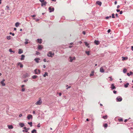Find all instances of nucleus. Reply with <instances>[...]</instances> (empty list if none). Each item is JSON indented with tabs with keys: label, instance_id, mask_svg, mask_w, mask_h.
I'll use <instances>...</instances> for the list:
<instances>
[{
	"label": "nucleus",
	"instance_id": "24",
	"mask_svg": "<svg viewBox=\"0 0 133 133\" xmlns=\"http://www.w3.org/2000/svg\"><path fill=\"white\" fill-rule=\"evenodd\" d=\"M23 53L21 49H19V51H18V53L19 54H21V53Z\"/></svg>",
	"mask_w": 133,
	"mask_h": 133
},
{
	"label": "nucleus",
	"instance_id": "21",
	"mask_svg": "<svg viewBox=\"0 0 133 133\" xmlns=\"http://www.w3.org/2000/svg\"><path fill=\"white\" fill-rule=\"evenodd\" d=\"M37 77V76L36 75H34L32 76V78L33 79H35Z\"/></svg>",
	"mask_w": 133,
	"mask_h": 133
},
{
	"label": "nucleus",
	"instance_id": "55",
	"mask_svg": "<svg viewBox=\"0 0 133 133\" xmlns=\"http://www.w3.org/2000/svg\"><path fill=\"white\" fill-rule=\"evenodd\" d=\"M71 86H69L68 88H66V89H68L70 88H71Z\"/></svg>",
	"mask_w": 133,
	"mask_h": 133
},
{
	"label": "nucleus",
	"instance_id": "44",
	"mask_svg": "<svg viewBox=\"0 0 133 133\" xmlns=\"http://www.w3.org/2000/svg\"><path fill=\"white\" fill-rule=\"evenodd\" d=\"M6 8H7V9H8V10L9 9V7L8 6H6Z\"/></svg>",
	"mask_w": 133,
	"mask_h": 133
},
{
	"label": "nucleus",
	"instance_id": "34",
	"mask_svg": "<svg viewBox=\"0 0 133 133\" xmlns=\"http://www.w3.org/2000/svg\"><path fill=\"white\" fill-rule=\"evenodd\" d=\"M24 129L25 130V131L26 132H28V130H27V129L26 127H24Z\"/></svg>",
	"mask_w": 133,
	"mask_h": 133
},
{
	"label": "nucleus",
	"instance_id": "39",
	"mask_svg": "<svg viewBox=\"0 0 133 133\" xmlns=\"http://www.w3.org/2000/svg\"><path fill=\"white\" fill-rule=\"evenodd\" d=\"M108 126V124H107L106 123L104 124V127H107Z\"/></svg>",
	"mask_w": 133,
	"mask_h": 133
},
{
	"label": "nucleus",
	"instance_id": "3",
	"mask_svg": "<svg viewBox=\"0 0 133 133\" xmlns=\"http://www.w3.org/2000/svg\"><path fill=\"white\" fill-rule=\"evenodd\" d=\"M116 99L117 101L121 102L122 100V98L121 97L119 96L117 97Z\"/></svg>",
	"mask_w": 133,
	"mask_h": 133
},
{
	"label": "nucleus",
	"instance_id": "46",
	"mask_svg": "<svg viewBox=\"0 0 133 133\" xmlns=\"http://www.w3.org/2000/svg\"><path fill=\"white\" fill-rule=\"evenodd\" d=\"M110 31H111V30L110 29H109L108 30V33H109L110 32Z\"/></svg>",
	"mask_w": 133,
	"mask_h": 133
},
{
	"label": "nucleus",
	"instance_id": "54",
	"mask_svg": "<svg viewBox=\"0 0 133 133\" xmlns=\"http://www.w3.org/2000/svg\"><path fill=\"white\" fill-rule=\"evenodd\" d=\"M127 75L129 76H130V74L129 73H127Z\"/></svg>",
	"mask_w": 133,
	"mask_h": 133
},
{
	"label": "nucleus",
	"instance_id": "9",
	"mask_svg": "<svg viewBox=\"0 0 133 133\" xmlns=\"http://www.w3.org/2000/svg\"><path fill=\"white\" fill-rule=\"evenodd\" d=\"M94 42L95 44L97 45H98L100 43L98 41H96V40L94 41Z\"/></svg>",
	"mask_w": 133,
	"mask_h": 133
},
{
	"label": "nucleus",
	"instance_id": "8",
	"mask_svg": "<svg viewBox=\"0 0 133 133\" xmlns=\"http://www.w3.org/2000/svg\"><path fill=\"white\" fill-rule=\"evenodd\" d=\"M69 58L70 59V61L71 62H72L73 60H74L75 59V57H73V58H72V57H69Z\"/></svg>",
	"mask_w": 133,
	"mask_h": 133
},
{
	"label": "nucleus",
	"instance_id": "45",
	"mask_svg": "<svg viewBox=\"0 0 133 133\" xmlns=\"http://www.w3.org/2000/svg\"><path fill=\"white\" fill-rule=\"evenodd\" d=\"M44 0H39V1L41 2H44Z\"/></svg>",
	"mask_w": 133,
	"mask_h": 133
},
{
	"label": "nucleus",
	"instance_id": "5",
	"mask_svg": "<svg viewBox=\"0 0 133 133\" xmlns=\"http://www.w3.org/2000/svg\"><path fill=\"white\" fill-rule=\"evenodd\" d=\"M28 119H30L32 118V116L31 115H28L27 117Z\"/></svg>",
	"mask_w": 133,
	"mask_h": 133
},
{
	"label": "nucleus",
	"instance_id": "28",
	"mask_svg": "<svg viewBox=\"0 0 133 133\" xmlns=\"http://www.w3.org/2000/svg\"><path fill=\"white\" fill-rule=\"evenodd\" d=\"M48 74L47 72H45V74L43 75V76L44 77H45L46 76H48Z\"/></svg>",
	"mask_w": 133,
	"mask_h": 133
},
{
	"label": "nucleus",
	"instance_id": "32",
	"mask_svg": "<svg viewBox=\"0 0 133 133\" xmlns=\"http://www.w3.org/2000/svg\"><path fill=\"white\" fill-rule=\"evenodd\" d=\"M107 115H106L105 116H104L103 117V118L104 119H106L107 118Z\"/></svg>",
	"mask_w": 133,
	"mask_h": 133
},
{
	"label": "nucleus",
	"instance_id": "23",
	"mask_svg": "<svg viewBox=\"0 0 133 133\" xmlns=\"http://www.w3.org/2000/svg\"><path fill=\"white\" fill-rule=\"evenodd\" d=\"M84 43L85 45L86 46H88V48H89V44L87 42H85Z\"/></svg>",
	"mask_w": 133,
	"mask_h": 133
},
{
	"label": "nucleus",
	"instance_id": "22",
	"mask_svg": "<svg viewBox=\"0 0 133 133\" xmlns=\"http://www.w3.org/2000/svg\"><path fill=\"white\" fill-rule=\"evenodd\" d=\"M37 41L39 43L41 44L42 43V39H37Z\"/></svg>",
	"mask_w": 133,
	"mask_h": 133
},
{
	"label": "nucleus",
	"instance_id": "26",
	"mask_svg": "<svg viewBox=\"0 0 133 133\" xmlns=\"http://www.w3.org/2000/svg\"><path fill=\"white\" fill-rule=\"evenodd\" d=\"M25 40L26 41L25 42V44H28V40L27 39H25Z\"/></svg>",
	"mask_w": 133,
	"mask_h": 133
},
{
	"label": "nucleus",
	"instance_id": "29",
	"mask_svg": "<svg viewBox=\"0 0 133 133\" xmlns=\"http://www.w3.org/2000/svg\"><path fill=\"white\" fill-rule=\"evenodd\" d=\"M32 133H37L36 132V130L35 129L31 131Z\"/></svg>",
	"mask_w": 133,
	"mask_h": 133
},
{
	"label": "nucleus",
	"instance_id": "25",
	"mask_svg": "<svg viewBox=\"0 0 133 133\" xmlns=\"http://www.w3.org/2000/svg\"><path fill=\"white\" fill-rule=\"evenodd\" d=\"M129 83H127L124 85V87L125 88H127L128 87V85H129Z\"/></svg>",
	"mask_w": 133,
	"mask_h": 133
},
{
	"label": "nucleus",
	"instance_id": "13",
	"mask_svg": "<svg viewBox=\"0 0 133 133\" xmlns=\"http://www.w3.org/2000/svg\"><path fill=\"white\" fill-rule=\"evenodd\" d=\"M42 3V4H41V6H43L44 5H45L46 4V2H43Z\"/></svg>",
	"mask_w": 133,
	"mask_h": 133
},
{
	"label": "nucleus",
	"instance_id": "19",
	"mask_svg": "<svg viewBox=\"0 0 133 133\" xmlns=\"http://www.w3.org/2000/svg\"><path fill=\"white\" fill-rule=\"evenodd\" d=\"M8 127L9 129H12L13 127L12 125H8Z\"/></svg>",
	"mask_w": 133,
	"mask_h": 133
},
{
	"label": "nucleus",
	"instance_id": "50",
	"mask_svg": "<svg viewBox=\"0 0 133 133\" xmlns=\"http://www.w3.org/2000/svg\"><path fill=\"white\" fill-rule=\"evenodd\" d=\"M113 92H114V94H116V91H115V90H114V91H113Z\"/></svg>",
	"mask_w": 133,
	"mask_h": 133
},
{
	"label": "nucleus",
	"instance_id": "7",
	"mask_svg": "<svg viewBox=\"0 0 133 133\" xmlns=\"http://www.w3.org/2000/svg\"><path fill=\"white\" fill-rule=\"evenodd\" d=\"M100 71L102 73L104 72V70L102 67H101L100 69Z\"/></svg>",
	"mask_w": 133,
	"mask_h": 133
},
{
	"label": "nucleus",
	"instance_id": "60",
	"mask_svg": "<svg viewBox=\"0 0 133 133\" xmlns=\"http://www.w3.org/2000/svg\"><path fill=\"white\" fill-rule=\"evenodd\" d=\"M38 73L39 74L40 73V70H38Z\"/></svg>",
	"mask_w": 133,
	"mask_h": 133
},
{
	"label": "nucleus",
	"instance_id": "38",
	"mask_svg": "<svg viewBox=\"0 0 133 133\" xmlns=\"http://www.w3.org/2000/svg\"><path fill=\"white\" fill-rule=\"evenodd\" d=\"M9 51H10V52H13L14 53L15 52L14 51H12V50L11 49H9Z\"/></svg>",
	"mask_w": 133,
	"mask_h": 133
},
{
	"label": "nucleus",
	"instance_id": "31",
	"mask_svg": "<svg viewBox=\"0 0 133 133\" xmlns=\"http://www.w3.org/2000/svg\"><path fill=\"white\" fill-rule=\"evenodd\" d=\"M127 69H125V68H124V69L123 70V72L124 73H126L127 72Z\"/></svg>",
	"mask_w": 133,
	"mask_h": 133
},
{
	"label": "nucleus",
	"instance_id": "36",
	"mask_svg": "<svg viewBox=\"0 0 133 133\" xmlns=\"http://www.w3.org/2000/svg\"><path fill=\"white\" fill-rule=\"evenodd\" d=\"M28 124H29V125H30V127H32V122H28Z\"/></svg>",
	"mask_w": 133,
	"mask_h": 133
},
{
	"label": "nucleus",
	"instance_id": "53",
	"mask_svg": "<svg viewBox=\"0 0 133 133\" xmlns=\"http://www.w3.org/2000/svg\"><path fill=\"white\" fill-rule=\"evenodd\" d=\"M43 61L44 62H46V59H44L43 60Z\"/></svg>",
	"mask_w": 133,
	"mask_h": 133
},
{
	"label": "nucleus",
	"instance_id": "12",
	"mask_svg": "<svg viewBox=\"0 0 133 133\" xmlns=\"http://www.w3.org/2000/svg\"><path fill=\"white\" fill-rule=\"evenodd\" d=\"M39 58H35L34 59V60L37 63L39 62V60H40Z\"/></svg>",
	"mask_w": 133,
	"mask_h": 133
},
{
	"label": "nucleus",
	"instance_id": "41",
	"mask_svg": "<svg viewBox=\"0 0 133 133\" xmlns=\"http://www.w3.org/2000/svg\"><path fill=\"white\" fill-rule=\"evenodd\" d=\"M10 34H11L13 36H14L15 35V34L14 33H12L11 32L10 33Z\"/></svg>",
	"mask_w": 133,
	"mask_h": 133
},
{
	"label": "nucleus",
	"instance_id": "2",
	"mask_svg": "<svg viewBox=\"0 0 133 133\" xmlns=\"http://www.w3.org/2000/svg\"><path fill=\"white\" fill-rule=\"evenodd\" d=\"M54 55V53H52L51 51H49L48 53L47 54L48 56L50 57H52Z\"/></svg>",
	"mask_w": 133,
	"mask_h": 133
},
{
	"label": "nucleus",
	"instance_id": "27",
	"mask_svg": "<svg viewBox=\"0 0 133 133\" xmlns=\"http://www.w3.org/2000/svg\"><path fill=\"white\" fill-rule=\"evenodd\" d=\"M38 48L39 49H42V47L41 45H39L38 46Z\"/></svg>",
	"mask_w": 133,
	"mask_h": 133
},
{
	"label": "nucleus",
	"instance_id": "18",
	"mask_svg": "<svg viewBox=\"0 0 133 133\" xmlns=\"http://www.w3.org/2000/svg\"><path fill=\"white\" fill-rule=\"evenodd\" d=\"M25 57V56L23 55H21V60H23L24 59V58Z\"/></svg>",
	"mask_w": 133,
	"mask_h": 133
},
{
	"label": "nucleus",
	"instance_id": "10",
	"mask_svg": "<svg viewBox=\"0 0 133 133\" xmlns=\"http://www.w3.org/2000/svg\"><path fill=\"white\" fill-rule=\"evenodd\" d=\"M18 65L21 68H22L23 66V65L20 62H19L18 63Z\"/></svg>",
	"mask_w": 133,
	"mask_h": 133
},
{
	"label": "nucleus",
	"instance_id": "59",
	"mask_svg": "<svg viewBox=\"0 0 133 133\" xmlns=\"http://www.w3.org/2000/svg\"><path fill=\"white\" fill-rule=\"evenodd\" d=\"M122 11H120V14H122Z\"/></svg>",
	"mask_w": 133,
	"mask_h": 133
},
{
	"label": "nucleus",
	"instance_id": "57",
	"mask_svg": "<svg viewBox=\"0 0 133 133\" xmlns=\"http://www.w3.org/2000/svg\"><path fill=\"white\" fill-rule=\"evenodd\" d=\"M115 15L116 16V17H118V14H115Z\"/></svg>",
	"mask_w": 133,
	"mask_h": 133
},
{
	"label": "nucleus",
	"instance_id": "20",
	"mask_svg": "<svg viewBox=\"0 0 133 133\" xmlns=\"http://www.w3.org/2000/svg\"><path fill=\"white\" fill-rule=\"evenodd\" d=\"M19 25V23L18 22H17L15 24V26L16 27H18Z\"/></svg>",
	"mask_w": 133,
	"mask_h": 133
},
{
	"label": "nucleus",
	"instance_id": "1",
	"mask_svg": "<svg viewBox=\"0 0 133 133\" xmlns=\"http://www.w3.org/2000/svg\"><path fill=\"white\" fill-rule=\"evenodd\" d=\"M39 100L35 103V104L36 105H40L42 104V101L41 99L39 98Z\"/></svg>",
	"mask_w": 133,
	"mask_h": 133
},
{
	"label": "nucleus",
	"instance_id": "62",
	"mask_svg": "<svg viewBox=\"0 0 133 133\" xmlns=\"http://www.w3.org/2000/svg\"><path fill=\"white\" fill-rule=\"evenodd\" d=\"M24 87V85H22V86H21V87L22 88H23Z\"/></svg>",
	"mask_w": 133,
	"mask_h": 133
},
{
	"label": "nucleus",
	"instance_id": "30",
	"mask_svg": "<svg viewBox=\"0 0 133 133\" xmlns=\"http://www.w3.org/2000/svg\"><path fill=\"white\" fill-rule=\"evenodd\" d=\"M6 38L8 40H9L11 39V36H8L6 37Z\"/></svg>",
	"mask_w": 133,
	"mask_h": 133
},
{
	"label": "nucleus",
	"instance_id": "14",
	"mask_svg": "<svg viewBox=\"0 0 133 133\" xmlns=\"http://www.w3.org/2000/svg\"><path fill=\"white\" fill-rule=\"evenodd\" d=\"M19 125L20 126L22 127H23L24 126V124L23 123H19Z\"/></svg>",
	"mask_w": 133,
	"mask_h": 133
},
{
	"label": "nucleus",
	"instance_id": "17",
	"mask_svg": "<svg viewBox=\"0 0 133 133\" xmlns=\"http://www.w3.org/2000/svg\"><path fill=\"white\" fill-rule=\"evenodd\" d=\"M24 77H28L29 76V75L28 73H26L24 75Z\"/></svg>",
	"mask_w": 133,
	"mask_h": 133
},
{
	"label": "nucleus",
	"instance_id": "40",
	"mask_svg": "<svg viewBox=\"0 0 133 133\" xmlns=\"http://www.w3.org/2000/svg\"><path fill=\"white\" fill-rule=\"evenodd\" d=\"M118 120L119 122H122L123 121V120L122 119H118Z\"/></svg>",
	"mask_w": 133,
	"mask_h": 133
},
{
	"label": "nucleus",
	"instance_id": "63",
	"mask_svg": "<svg viewBox=\"0 0 133 133\" xmlns=\"http://www.w3.org/2000/svg\"><path fill=\"white\" fill-rule=\"evenodd\" d=\"M132 50L133 51V46H131Z\"/></svg>",
	"mask_w": 133,
	"mask_h": 133
},
{
	"label": "nucleus",
	"instance_id": "4",
	"mask_svg": "<svg viewBox=\"0 0 133 133\" xmlns=\"http://www.w3.org/2000/svg\"><path fill=\"white\" fill-rule=\"evenodd\" d=\"M49 12H51L52 11H54V8H52V10H51V7H50L49 8Z\"/></svg>",
	"mask_w": 133,
	"mask_h": 133
},
{
	"label": "nucleus",
	"instance_id": "51",
	"mask_svg": "<svg viewBox=\"0 0 133 133\" xmlns=\"http://www.w3.org/2000/svg\"><path fill=\"white\" fill-rule=\"evenodd\" d=\"M37 127H40V125L39 124L37 125Z\"/></svg>",
	"mask_w": 133,
	"mask_h": 133
},
{
	"label": "nucleus",
	"instance_id": "64",
	"mask_svg": "<svg viewBox=\"0 0 133 133\" xmlns=\"http://www.w3.org/2000/svg\"><path fill=\"white\" fill-rule=\"evenodd\" d=\"M117 3V2L116 1L115 2V5Z\"/></svg>",
	"mask_w": 133,
	"mask_h": 133
},
{
	"label": "nucleus",
	"instance_id": "11",
	"mask_svg": "<svg viewBox=\"0 0 133 133\" xmlns=\"http://www.w3.org/2000/svg\"><path fill=\"white\" fill-rule=\"evenodd\" d=\"M111 88L112 90L115 89L116 88L115 86L114 85V84H112L111 85Z\"/></svg>",
	"mask_w": 133,
	"mask_h": 133
},
{
	"label": "nucleus",
	"instance_id": "48",
	"mask_svg": "<svg viewBox=\"0 0 133 133\" xmlns=\"http://www.w3.org/2000/svg\"><path fill=\"white\" fill-rule=\"evenodd\" d=\"M130 75H131L133 73H132V72L130 71Z\"/></svg>",
	"mask_w": 133,
	"mask_h": 133
},
{
	"label": "nucleus",
	"instance_id": "37",
	"mask_svg": "<svg viewBox=\"0 0 133 133\" xmlns=\"http://www.w3.org/2000/svg\"><path fill=\"white\" fill-rule=\"evenodd\" d=\"M112 18H115V17L114 16L115 14H112Z\"/></svg>",
	"mask_w": 133,
	"mask_h": 133
},
{
	"label": "nucleus",
	"instance_id": "42",
	"mask_svg": "<svg viewBox=\"0 0 133 133\" xmlns=\"http://www.w3.org/2000/svg\"><path fill=\"white\" fill-rule=\"evenodd\" d=\"M25 90V89L24 88H23L22 89V91L23 92Z\"/></svg>",
	"mask_w": 133,
	"mask_h": 133
},
{
	"label": "nucleus",
	"instance_id": "6",
	"mask_svg": "<svg viewBox=\"0 0 133 133\" xmlns=\"http://www.w3.org/2000/svg\"><path fill=\"white\" fill-rule=\"evenodd\" d=\"M5 81V79H3L1 82V83L3 86H5V83H4V82Z\"/></svg>",
	"mask_w": 133,
	"mask_h": 133
},
{
	"label": "nucleus",
	"instance_id": "16",
	"mask_svg": "<svg viewBox=\"0 0 133 133\" xmlns=\"http://www.w3.org/2000/svg\"><path fill=\"white\" fill-rule=\"evenodd\" d=\"M122 61H124L125 60H127L128 59V58L127 57H122Z\"/></svg>",
	"mask_w": 133,
	"mask_h": 133
},
{
	"label": "nucleus",
	"instance_id": "58",
	"mask_svg": "<svg viewBox=\"0 0 133 133\" xmlns=\"http://www.w3.org/2000/svg\"><path fill=\"white\" fill-rule=\"evenodd\" d=\"M116 11L117 12H119L120 11V10L119 9H117Z\"/></svg>",
	"mask_w": 133,
	"mask_h": 133
},
{
	"label": "nucleus",
	"instance_id": "56",
	"mask_svg": "<svg viewBox=\"0 0 133 133\" xmlns=\"http://www.w3.org/2000/svg\"><path fill=\"white\" fill-rule=\"evenodd\" d=\"M109 18V17H108V16H107V17H106L105 18H106V19H108Z\"/></svg>",
	"mask_w": 133,
	"mask_h": 133
},
{
	"label": "nucleus",
	"instance_id": "52",
	"mask_svg": "<svg viewBox=\"0 0 133 133\" xmlns=\"http://www.w3.org/2000/svg\"><path fill=\"white\" fill-rule=\"evenodd\" d=\"M22 114H21L19 115V117H20L22 116Z\"/></svg>",
	"mask_w": 133,
	"mask_h": 133
},
{
	"label": "nucleus",
	"instance_id": "35",
	"mask_svg": "<svg viewBox=\"0 0 133 133\" xmlns=\"http://www.w3.org/2000/svg\"><path fill=\"white\" fill-rule=\"evenodd\" d=\"M37 69H35L34 70V72L36 74H38L37 72Z\"/></svg>",
	"mask_w": 133,
	"mask_h": 133
},
{
	"label": "nucleus",
	"instance_id": "47",
	"mask_svg": "<svg viewBox=\"0 0 133 133\" xmlns=\"http://www.w3.org/2000/svg\"><path fill=\"white\" fill-rule=\"evenodd\" d=\"M28 79H25V80L24 81V82H26L27 81H28Z\"/></svg>",
	"mask_w": 133,
	"mask_h": 133
},
{
	"label": "nucleus",
	"instance_id": "15",
	"mask_svg": "<svg viewBox=\"0 0 133 133\" xmlns=\"http://www.w3.org/2000/svg\"><path fill=\"white\" fill-rule=\"evenodd\" d=\"M96 3L98 5L101 6L102 4V3L99 1H98L96 2Z\"/></svg>",
	"mask_w": 133,
	"mask_h": 133
},
{
	"label": "nucleus",
	"instance_id": "49",
	"mask_svg": "<svg viewBox=\"0 0 133 133\" xmlns=\"http://www.w3.org/2000/svg\"><path fill=\"white\" fill-rule=\"evenodd\" d=\"M82 33L84 35H85V32L84 31Z\"/></svg>",
	"mask_w": 133,
	"mask_h": 133
},
{
	"label": "nucleus",
	"instance_id": "43",
	"mask_svg": "<svg viewBox=\"0 0 133 133\" xmlns=\"http://www.w3.org/2000/svg\"><path fill=\"white\" fill-rule=\"evenodd\" d=\"M109 78H110V81H112V79L111 77H109Z\"/></svg>",
	"mask_w": 133,
	"mask_h": 133
},
{
	"label": "nucleus",
	"instance_id": "33",
	"mask_svg": "<svg viewBox=\"0 0 133 133\" xmlns=\"http://www.w3.org/2000/svg\"><path fill=\"white\" fill-rule=\"evenodd\" d=\"M85 52V53L87 54V55H89V51H86Z\"/></svg>",
	"mask_w": 133,
	"mask_h": 133
},
{
	"label": "nucleus",
	"instance_id": "61",
	"mask_svg": "<svg viewBox=\"0 0 133 133\" xmlns=\"http://www.w3.org/2000/svg\"><path fill=\"white\" fill-rule=\"evenodd\" d=\"M43 67L44 68H45L46 67V66L45 65H43Z\"/></svg>",
	"mask_w": 133,
	"mask_h": 133
}]
</instances>
